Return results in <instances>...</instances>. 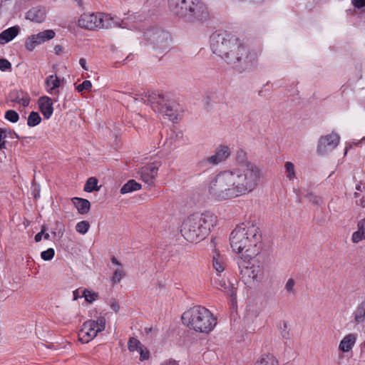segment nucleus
Returning a JSON list of instances; mask_svg holds the SVG:
<instances>
[{
	"instance_id": "f257e3e1",
	"label": "nucleus",
	"mask_w": 365,
	"mask_h": 365,
	"mask_svg": "<svg viewBox=\"0 0 365 365\" xmlns=\"http://www.w3.org/2000/svg\"><path fill=\"white\" fill-rule=\"evenodd\" d=\"M238 164L220 172L212 178L208 185L209 194L217 200H225L243 196L254 191L262 176L259 166L247 160L246 153H237Z\"/></svg>"
},
{
	"instance_id": "f03ea898",
	"label": "nucleus",
	"mask_w": 365,
	"mask_h": 365,
	"mask_svg": "<svg viewBox=\"0 0 365 365\" xmlns=\"http://www.w3.org/2000/svg\"><path fill=\"white\" fill-rule=\"evenodd\" d=\"M210 48L228 64L242 69L255 65L259 56L257 51H249L237 37L225 32L212 34Z\"/></svg>"
},
{
	"instance_id": "7ed1b4c3",
	"label": "nucleus",
	"mask_w": 365,
	"mask_h": 365,
	"mask_svg": "<svg viewBox=\"0 0 365 365\" xmlns=\"http://www.w3.org/2000/svg\"><path fill=\"white\" fill-rule=\"evenodd\" d=\"M260 240L259 227L253 222L238 225L231 232L230 241L232 250L240 257H255L260 252L257 246Z\"/></svg>"
},
{
	"instance_id": "20e7f679",
	"label": "nucleus",
	"mask_w": 365,
	"mask_h": 365,
	"mask_svg": "<svg viewBox=\"0 0 365 365\" xmlns=\"http://www.w3.org/2000/svg\"><path fill=\"white\" fill-rule=\"evenodd\" d=\"M216 223L217 217L212 212L195 213L184 220L180 232L187 241L197 242L209 235Z\"/></svg>"
},
{
	"instance_id": "39448f33",
	"label": "nucleus",
	"mask_w": 365,
	"mask_h": 365,
	"mask_svg": "<svg viewBox=\"0 0 365 365\" xmlns=\"http://www.w3.org/2000/svg\"><path fill=\"white\" fill-rule=\"evenodd\" d=\"M133 100L150 105L155 112L168 117L171 121H175L181 117L180 106L175 101L170 99L163 94L155 92H148L141 95L136 94L133 97Z\"/></svg>"
},
{
	"instance_id": "423d86ee",
	"label": "nucleus",
	"mask_w": 365,
	"mask_h": 365,
	"mask_svg": "<svg viewBox=\"0 0 365 365\" xmlns=\"http://www.w3.org/2000/svg\"><path fill=\"white\" fill-rule=\"evenodd\" d=\"M182 320L184 324L200 333L210 332L217 324V319L206 308L195 306L183 313Z\"/></svg>"
},
{
	"instance_id": "0eeeda50",
	"label": "nucleus",
	"mask_w": 365,
	"mask_h": 365,
	"mask_svg": "<svg viewBox=\"0 0 365 365\" xmlns=\"http://www.w3.org/2000/svg\"><path fill=\"white\" fill-rule=\"evenodd\" d=\"M173 15L187 21L202 20L207 16V9L201 0H168Z\"/></svg>"
},
{
	"instance_id": "6e6552de",
	"label": "nucleus",
	"mask_w": 365,
	"mask_h": 365,
	"mask_svg": "<svg viewBox=\"0 0 365 365\" xmlns=\"http://www.w3.org/2000/svg\"><path fill=\"white\" fill-rule=\"evenodd\" d=\"M78 25L86 29L93 30L95 29H111L113 27L130 29L128 23L123 19L119 21L116 17L106 14H82L78 19Z\"/></svg>"
},
{
	"instance_id": "1a4fd4ad",
	"label": "nucleus",
	"mask_w": 365,
	"mask_h": 365,
	"mask_svg": "<svg viewBox=\"0 0 365 365\" xmlns=\"http://www.w3.org/2000/svg\"><path fill=\"white\" fill-rule=\"evenodd\" d=\"M254 259L255 257H240L237 261L242 279L247 284L260 281L264 275L263 266Z\"/></svg>"
},
{
	"instance_id": "9d476101",
	"label": "nucleus",
	"mask_w": 365,
	"mask_h": 365,
	"mask_svg": "<svg viewBox=\"0 0 365 365\" xmlns=\"http://www.w3.org/2000/svg\"><path fill=\"white\" fill-rule=\"evenodd\" d=\"M106 319L100 316L96 320L85 322L78 332V339L83 344H87L93 339L98 333L103 331L106 328Z\"/></svg>"
},
{
	"instance_id": "9b49d317",
	"label": "nucleus",
	"mask_w": 365,
	"mask_h": 365,
	"mask_svg": "<svg viewBox=\"0 0 365 365\" xmlns=\"http://www.w3.org/2000/svg\"><path fill=\"white\" fill-rule=\"evenodd\" d=\"M339 136L336 133L322 135L317 143V152L320 155H326L336 148L339 143Z\"/></svg>"
},
{
	"instance_id": "f8f14e48",
	"label": "nucleus",
	"mask_w": 365,
	"mask_h": 365,
	"mask_svg": "<svg viewBox=\"0 0 365 365\" xmlns=\"http://www.w3.org/2000/svg\"><path fill=\"white\" fill-rule=\"evenodd\" d=\"M55 31L48 29L34 34L27 38L25 41V47L28 51H33L38 45L43 43L55 37Z\"/></svg>"
},
{
	"instance_id": "ddd939ff",
	"label": "nucleus",
	"mask_w": 365,
	"mask_h": 365,
	"mask_svg": "<svg viewBox=\"0 0 365 365\" xmlns=\"http://www.w3.org/2000/svg\"><path fill=\"white\" fill-rule=\"evenodd\" d=\"M160 165L161 163L160 161H155L141 168L139 170L140 179L149 185H153Z\"/></svg>"
},
{
	"instance_id": "4468645a",
	"label": "nucleus",
	"mask_w": 365,
	"mask_h": 365,
	"mask_svg": "<svg viewBox=\"0 0 365 365\" xmlns=\"http://www.w3.org/2000/svg\"><path fill=\"white\" fill-rule=\"evenodd\" d=\"M230 149L225 145H219L214 155L207 158V161L212 165H217L226 160L230 155Z\"/></svg>"
},
{
	"instance_id": "2eb2a0df",
	"label": "nucleus",
	"mask_w": 365,
	"mask_h": 365,
	"mask_svg": "<svg viewBox=\"0 0 365 365\" xmlns=\"http://www.w3.org/2000/svg\"><path fill=\"white\" fill-rule=\"evenodd\" d=\"M46 14L45 7L34 6L26 13V19L36 23H42L46 20Z\"/></svg>"
},
{
	"instance_id": "dca6fc26",
	"label": "nucleus",
	"mask_w": 365,
	"mask_h": 365,
	"mask_svg": "<svg viewBox=\"0 0 365 365\" xmlns=\"http://www.w3.org/2000/svg\"><path fill=\"white\" fill-rule=\"evenodd\" d=\"M227 266L226 257L218 251H215L212 257V267L217 275L222 273Z\"/></svg>"
},
{
	"instance_id": "f3484780",
	"label": "nucleus",
	"mask_w": 365,
	"mask_h": 365,
	"mask_svg": "<svg viewBox=\"0 0 365 365\" xmlns=\"http://www.w3.org/2000/svg\"><path fill=\"white\" fill-rule=\"evenodd\" d=\"M39 109L43 117L46 119L50 118L53 112V102L48 96H43L38 99Z\"/></svg>"
},
{
	"instance_id": "a211bd4d",
	"label": "nucleus",
	"mask_w": 365,
	"mask_h": 365,
	"mask_svg": "<svg viewBox=\"0 0 365 365\" xmlns=\"http://www.w3.org/2000/svg\"><path fill=\"white\" fill-rule=\"evenodd\" d=\"M357 339V335L354 333L345 335L339 344V349L342 352H349L354 348Z\"/></svg>"
},
{
	"instance_id": "6ab92c4d",
	"label": "nucleus",
	"mask_w": 365,
	"mask_h": 365,
	"mask_svg": "<svg viewBox=\"0 0 365 365\" xmlns=\"http://www.w3.org/2000/svg\"><path fill=\"white\" fill-rule=\"evenodd\" d=\"M170 36L164 31H156L153 33L151 41L160 48H165L168 46Z\"/></svg>"
},
{
	"instance_id": "aec40b11",
	"label": "nucleus",
	"mask_w": 365,
	"mask_h": 365,
	"mask_svg": "<svg viewBox=\"0 0 365 365\" xmlns=\"http://www.w3.org/2000/svg\"><path fill=\"white\" fill-rule=\"evenodd\" d=\"M18 26L10 27L0 34V44H5L13 40L19 32Z\"/></svg>"
},
{
	"instance_id": "412c9836",
	"label": "nucleus",
	"mask_w": 365,
	"mask_h": 365,
	"mask_svg": "<svg viewBox=\"0 0 365 365\" xmlns=\"http://www.w3.org/2000/svg\"><path fill=\"white\" fill-rule=\"evenodd\" d=\"M71 201L80 214L85 215L89 212L91 203L88 200L80 197H73Z\"/></svg>"
},
{
	"instance_id": "4be33fe9",
	"label": "nucleus",
	"mask_w": 365,
	"mask_h": 365,
	"mask_svg": "<svg viewBox=\"0 0 365 365\" xmlns=\"http://www.w3.org/2000/svg\"><path fill=\"white\" fill-rule=\"evenodd\" d=\"M11 101L16 102L24 107L29 106L30 103V97L28 93L23 92L22 91H14L12 94Z\"/></svg>"
},
{
	"instance_id": "5701e85b",
	"label": "nucleus",
	"mask_w": 365,
	"mask_h": 365,
	"mask_svg": "<svg viewBox=\"0 0 365 365\" xmlns=\"http://www.w3.org/2000/svg\"><path fill=\"white\" fill-rule=\"evenodd\" d=\"M60 86V79L56 75H50L46 80V89L48 93L52 94L56 92Z\"/></svg>"
},
{
	"instance_id": "b1692460",
	"label": "nucleus",
	"mask_w": 365,
	"mask_h": 365,
	"mask_svg": "<svg viewBox=\"0 0 365 365\" xmlns=\"http://www.w3.org/2000/svg\"><path fill=\"white\" fill-rule=\"evenodd\" d=\"M365 239V218L360 220L358 223V230L352 235L351 240L353 242L358 243Z\"/></svg>"
},
{
	"instance_id": "393cba45",
	"label": "nucleus",
	"mask_w": 365,
	"mask_h": 365,
	"mask_svg": "<svg viewBox=\"0 0 365 365\" xmlns=\"http://www.w3.org/2000/svg\"><path fill=\"white\" fill-rule=\"evenodd\" d=\"M141 188V185L138 183L134 180L128 181L120 189V193L123 195L131 192L133 191L139 190Z\"/></svg>"
},
{
	"instance_id": "a878e982",
	"label": "nucleus",
	"mask_w": 365,
	"mask_h": 365,
	"mask_svg": "<svg viewBox=\"0 0 365 365\" xmlns=\"http://www.w3.org/2000/svg\"><path fill=\"white\" fill-rule=\"evenodd\" d=\"M354 315L355 322L357 324L365 323V302L357 307Z\"/></svg>"
},
{
	"instance_id": "bb28decb",
	"label": "nucleus",
	"mask_w": 365,
	"mask_h": 365,
	"mask_svg": "<svg viewBox=\"0 0 365 365\" xmlns=\"http://www.w3.org/2000/svg\"><path fill=\"white\" fill-rule=\"evenodd\" d=\"M99 190L100 187L98 186V180L93 177L89 178L84 186V190L88 192H91Z\"/></svg>"
},
{
	"instance_id": "cd10ccee",
	"label": "nucleus",
	"mask_w": 365,
	"mask_h": 365,
	"mask_svg": "<svg viewBox=\"0 0 365 365\" xmlns=\"http://www.w3.org/2000/svg\"><path fill=\"white\" fill-rule=\"evenodd\" d=\"M41 118L37 112L32 111L27 120V124L30 127H34L38 125L41 123Z\"/></svg>"
},
{
	"instance_id": "c85d7f7f",
	"label": "nucleus",
	"mask_w": 365,
	"mask_h": 365,
	"mask_svg": "<svg viewBox=\"0 0 365 365\" xmlns=\"http://www.w3.org/2000/svg\"><path fill=\"white\" fill-rule=\"evenodd\" d=\"M284 169L287 178L289 180H294L296 176V172L294 164L291 162H287L284 164Z\"/></svg>"
},
{
	"instance_id": "c756f323",
	"label": "nucleus",
	"mask_w": 365,
	"mask_h": 365,
	"mask_svg": "<svg viewBox=\"0 0 365 365\" xmlns=\"http://www.w3.org/2000/svg\"><path fill=\"white\" fill-rule=\"evenodd\" d=\"M255 365H279L277 359L272 356H267L257 361Z\"/></svg>"
},
{
	"instance_id": "7c9ffc66",
	"label": "nucleus",
	"mask_w": 365,
	"mask_h": 365,
	"mask_svg": "<svg viewBox=\"0 0 365 365\" xmlns=\"http://www.w3.org/2000/svg\"><path fill=\"white\" fill-rule=\"evenodd\" d=\"M11 133V130L7 128L0 130V150L5 148V139L10 137Z\"/></svg>"
},
{
	"instance_id": "2f4dec72",
	"label": "nucleus",
	"mask_w": 365,
	"mask_h": 365,
	"mask_svg": "<svg viewBox=\"0 0 365 365\" xmlns=\"http://www.w3.org/2000/svg\"><path fill=\"white\" fill-rule=\"evenodd\" d=\"M125 272L122 267H118L114 271L113 276L111 279L113 284L119 283L121 279L124 277Z\"/></svg>"
},
{
	"instance_id": "473e14b6",
	"label": "nucleus",
	"mask_w": 365,
	"mask_h": 365,
	"mask_svg": "<svg viewBox=\"0 0 365 365\" xmlns=\"http://www.w3.org/2000/svg\"><path fill=\"white\" fill-rule=\"evenodd\" d=\"M142 344L139 340L134 337H131L128 341V349L130 351H139V349L142 347Z\"/></svg>"
},
{
	"instance_id": "72a5a7b5",
	"label": "nucleus",
	"mask_w": 365,
	"mask_h": 365,
	"mask_svg": "<svg viewBox=\"0 0 365 365\" xmlns=\"http://www.w3.org/2000/svg\"><path fill=\"white\" fill-rule=\"evenodd\" d=\"M82 295L85 298L86 301L88 302V303H92L98 297L97 293L88 289H84L82 293Z\"/></svg>"
},
{
	"instance_id": "f704fd0d",
	"label": "nucleus",
	"mask_w": 365,
	"mask_h": 365,
	"mask_svg": "<svg viewBox=\"0 0 365 365\" xmlns=\"http://www.w3.org/2000/svg\"><path fill=\"white\" fill-rule=\"evenodd\" d=\"M90 227L89 222L88 221H81L77 223L76 230L78 232L84 235L86 234Z\"/></svg>"
},
{
	"instance_id": "c9c22d12",
	"label": "nucleus",
	"mask_w": 365,
	"mask_h": 365,
	"mask_svg": "<svg viewBox=\"0 0 365 365\" xmlns=\"http://www.w3.org/2000/svg\"><path fill=\"white\" fill-rule=\"evenodd\" d=\"M5 118L11 123H16L19 119V116L16 111L9 110L5 113Z\"/></svg>"
},
{
	"instance_id": "e433bc0d",
	"label": "nucleus",
	"mask_w": 365,
	"mask_h": 365,
	"mask_svg": "<svg viewBox=\"0 0 365 365\" xmlns=\"http://www.w3.org/2000/svg\"><path fill=\"white\" fill-rule=\"evenodd\" d=\"M216 285L219 289L225 292L230 291L231 287V284L225 279L219 280L217 282H216Z\"/></svg>"
},
{
	"instance_id": "4c0bfd02",
	"label": "nucleus",
	"mask_w": 365,
	"mask_h": 365,
	"mask_svg": "<svg viewBox=\"0 0 365 365\" xmlns=\"http://www.w3.org/2000/svg\"><path fill=\"white\" fill-rule=\"evenodd\" d=\"M55 251L53 248H48L41 253V257L45 261H49L54 257Z\"/></svg>"
},
{
	"instance_id": "58836bf2",
	"label": "nucleus",
	"mask_w": 365,
	"mask_h": 365,
	"mask_svg": "<svg viewBox=\"0 0 365 365\" xmlns=\"http://www.w3.org/2000/svg\"><path fill=\"white\" fill-rule=\"evenodd\" d=\"M92 87V83L90 81L86 80L82 83L76 86V90L78 92H83V91H90Z\"/></svg>"
},
{
	"instance_id": "ea45409f",
	"label": "nucleus",
	"mask_w": 365,
	"mask_h": 365,
	"mask_svg": "<svg viewBox=\"0 0 365 365\" xmlns=\"http://www.w3.org/2000/svg\"><path fill=\"white\" fill-rule=\"evenodd\" d=\"M295 281L292 278H289L285 284V289L289 293H294Z\"/></svg>"
},
{
	"instance_id": "a19ab883",
	"label": "nucleus",
	"mask_w": 365,
	"mask_h": 365,
	"mask_svg": "<svg viewBox=\"0 0 365 365\" xmlns=\"http://www.w3.org/2000/svg\"><path fill=\"white\" fill-rule=\"evenodd\" d=\"M11 68V63L4 58H0V70L2 71H5L6 70H10Z\"/></svg>"
},
{
	"instance_id": "79ce46f5",
	"label": "nucleus",
	"mask_w": 365,
	"mask_h": 365,
	"mask_svg": "<svg viewBox=\"0 0 365 365\" xmlns=\"http://www.w3.org/2000/svg\"><path fill=\"white\" fill-rule=\"evenodd\" d=\"M138 351L140 352V361H144V360H147L149 359V351L143 346L139 349Z\"/></svg>"
},
{
	"instance_id": "37998d69",
	"label": "nucleus",
	"mask_w": 365,
	"mask_h": 365,
	"mask_svg": "<svg viewBox=\"0 0 365 365\" xmlns=\"http://www.w3.org/2000/svg\"><path fill=\"white\" fill-rule=\"evenodd\" d=\"M352 3L358 9L365 6V0H352Z\"/></svg>"
},
{
	"instance_id": "c03bdc74",
	"label": "nucleus",
	"mask_w": 365,
	"mask_h": 365,
	"mask_svg": "<svg viewBox=\"0 0 365 365\" xmlns=\"http://www.w3.org/2000/svg\"><path fill=\"white\" fill-rule=\"evenodd\" d=\"M44 231H45V228H44V227H43V228H42V230H41V231L40 232L37 233V234L35 235V241H36V242H40V241L41 240L42 237H43V233H44Z\"/></svg>"
},
{
	"instance_id": "a18cd8bd",
	"label": "nucleus",
	"mask_w": 365,
	"mask_h": 365,
	"mask_svg": "<svg viewBox=\"0 0 365 365\" xmlns=\"http://www.w3.org/2000/svg\"><path fill=\"white\" fill-rule=\"evenodd\" d=\"M356 203L357 205H359L361 207H365V197H362L359 200H356Z\"/></svg>"
},
{
	"instance_id": "49530a36",
	"label": "nucleus",
	"mask_w": 365,
	"mask_h": 365,
	"mask_svg": "<svg viewBox=\"0 0 365 365\" xmlns=\"http://www.w3.org/2000/svg\"><path fill=\"white\" fill-rule=\"evenodd\" d=\"M161 365H179V364L175 360L170 359L164 361Z\"/></svg>"
},
{
	"instance_id": "de8ad7c7",
	"label": "nucleus",
	"mask_w": 365,
	"mask_h": 365,
	"mask_svg": "<svg viewBox=\"0 0 365 365\" xmlns=\"http://www.w3.org/2000/svg\"><path fill=\"white\" fill-rule=\"evenodd\" d=\"M309 197L310 198V201H312L313 203L318 204L319 201V198L317 196H314L312 194H310L309 195Z\"/></svg>"
},
{
	"instance_id": "09e8293b",
	"label": "nucleus",
	"mask_w": 365,
	"mask_h": 365,
	"mask_svg": "<svg viewBox=\"0 0 365 365\" xmlns=\"http://www.w3.org/2000/svg\"><path fill=\"white\" fill-rule=\"evenodd\" d=\"M54 50L56 54L60 55L63 53V47L61 45H56L54 47Z\"/></svg>"
},
{
	"instance_id": "8fccbe9b",
	"label": "nucleus",
	"mask_w": 365,
	"mask_h": 365,
	"mask_svg": "<svg viewBox=\"0 0 365 365\" xmlns=\"http://www.w3.org/2000/svg\"><path fill=\"white\" fill-rule=\"evenodd\" d=\"M79 63L84 70L88 71V68L86 66V61L85 58H81L79 60Z\"/></svg>"
},
{
	"instance_id": "3c124183",
	"label": "nucleus",
	"mask_w": 365,
	"mask_h": 365,
	"mask_svg": "<svg viewBox=\"0 0 365 365\" xmlns=\"http://www.w3.org/2000/svg\"><path fill=\"white\" fill-rule=\"evenodd\" d=\"M111 262H112L113 264H116V265L119 266V267H122V266H121V264L118 262V260L115 257H113L111 258Z\"/></svg>"
},
{
	"instance_id": "603ef678",
	"label": "nucleus",
	"mask_w": 365,
	"mask_h": 365,
	"mask_svg": "<svg viewBox=\"0 0 365 365\" xmlns=\"http://www.w3.org/2000/svg\"><path fill=\"white\" fill-rule=\"evenodd\" d=\"M43 236L44 239L46 240L50 239V235L48 233H43Z\"/></svg>"
},
{
	"instance_id": "864d4df0",
	"label": "nucleus",
	"mask_w": 365,
	"mask_h": 365,
	"mask_svg": "<svg viewBox=\"0 0 365 365\" xmlns=\"http://www.w3.org/2000/svg\"><path fill=\"white\" fill-rule=\"evenodd\" d=\"M78 290H75V291L73 292V295H74V299H74V300H76V299H78V294H78Z\"/></svg>"
},
{
	"instance_id": "5fc2aeb1",
	"label": "nucleus",
	"mask_w": 365,
	"mask_h": 365,
	"mask_svg": "<svg viewBox=\"0 0 365 365\" xmlns=\"http://www.w3.org/2000/svg\"><path fill=\"white\" fill-rule=\"evenodd\" d=\"M288 335H289L288 332H287V331L282 332V336L284 338L288 337Z\"/></svg>"
},
{
	"instance_id": "6e6d98bb",
	"label": "nucleus",
	"mask_w": 365,
	"mask_h": 365,
	"mask_svg": "<svg viewBox=\"0 0 365 365\" xmlns=\"http://www.w3.org/2000/svg\"><path fill=\"white\" fill-rule=\"evenodd\" d=\"M113 309H114V310H115V312H117V311H118V306H115V305H113Z\"/></svg>"
},
{
	"instance_id": "4d7b16f0",
	"label": "nucleus",
	"mask_w": 365,
	"mask_h": 365,
	"mask_svg": "<svg viewBox=\"0 0 365 365\" xmlns=\"http://www.w3.org/2000/svg\"><path fill=\"white\" fill-rule=\"evenodd\" d=\"M284 328H287V322H284Z\"/></svg>"
},
{
	"instance_id": "13d9d810",
	"label": "nucleus",
	"mask_w": 365,
	"mask_h": 365,
	"mask_svg": "<svg viewBox=\"0 0 365 365\" xmlns=\"http://www.w3.org/2000/svg\"><path fill=\"white\" fill-rule=\"evenodd\" d=\"M354 195H355V196H357V195H358V193H357V192H355V193H354Z\"/></svg>"
},
{
	"instance_id": "bf43d9fd",
	"label": "nucleus",
	"mask_w": 365,
	"mask_h": 365,
	"mask_svg": "<svg viewBox=\"0 0 365 365\" xmlns=\"http://www.w3.org/2000/svg\"><path fill=\"white\" fill-rule=\"evenodd\" d=\"M364 346H365V341H364Z\"/></svg>"
},
{
	"instance_id": "052dcab7",
	"label": "nucleus",
	"mask_w": 365,
	"mask_h": 365,
	"mask_svg": "<svg viewBox=\"0 0 365 365\" xmlns=\"http://www.w3.org/2000/svg\"><path fill=\"white\" fill-rule=\"evenodd\" d=\"M3 129H4V128H0V130H3Z\"/></svg>"
}]
</instances>
